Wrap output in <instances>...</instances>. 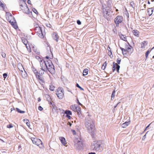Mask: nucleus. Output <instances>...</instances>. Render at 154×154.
I'll list each match as a JSON object with an SVG mask.
<instances>
[{
    "instance_id": "obj_18",
    "label": "nucleus",
    "mask_w": 154,
    "mask_h": 154,
    "mask_svg": "<svg viewBox=\"0 0 154 154\" xmlns=\"http://www.w3.org/2000/svg\"><path fill=\"white\" fill-rule=\"evenodd\" d=\"M59 139L60 140V141L62 143L63 145H64L66 144V141L65 140V139L64 137H59Z\"/></svg>"
},
{
    "instance_id": "obj_53",
    "label": "nucleus",
    "mask_w": 154,
    "mask_h": 154,
    "mask_svg": "<svg viewBox=\"0 0 154 154\" xmlns=\"http://www.w3.org/2000/svg\"><path fill=\"white\" fill-rule=\"evenodd\" d=\"M77 103L79 105H81V106L82 105L79 102L78 99L77 100Z\"/></svg>"
},
{
    "instance_id": "obj_58",
    "label": "nucleus",
    "mask_w": 154,
    "mask_h": 154,
    "mask_svg": "<svg viewBox=\"0 0 154 154\" xmlns=\"http://www.w3.org/2000/svg\"><path fill=\"white\" fill-rule=\"evenodd\" d=\"M112 54V52L111 51H109L108 53V55H109L110 57L111 55Z\"/></svg>"
},
{
    "instance_id": "obj_11",
    "label": "nucleus",
    "mask_w": 154,
    "mask_h": 154,
    "mask_svg": "<svg viewBox=\"0 0 154 154\" xmlns=\"http://www.w3.org/2000/svg\"><path fill=\"white\" fill-rule=\"evenodd\" d=\"M128 45H126L125 49L127 50V52L130 54L132 53L133 51V48L128 43Z\"/></svg>"
},
{
    "instance_id": "obj_8",
    "label": "nucleus",
    "mask_w": 154,
    "mask_h": 154,
    "mask_svg": "<svg viewBox=\"0 0 154 154\" xmlns=\"http://www.w3.org/2000/svg\"><path fill=\"white\" fill-rule=\"evenodd\" d=\"M74 143L75 147L76 149H80L82 146V142L77 139L75 140Z\"/></svg>"
},
{
    "instance_id": "obj_38",
    "label": "nucleus",
    "mask_w": 154,
    "mask_h": 154,
    "mask_svg": "<svg viewBox=\"0 0 154 154\" xmlns=\"http://www.w3.org/2000/svg\"><path fill=\"white\" fill-rule=\"evenodd\" d=\"M116 70L117 72H119V70L120 68V66L119 65H118L117 63L116 64Z\"/></svg>"
},
{
    "instance_id": "obj_36",
    "label": "nucleus",
    "mask_w": 154,
    "mask_h": 154,
    "mask_svg": "<svg viewBox=\"0 0 154 154\" xmlns=\"http://www.w3.org/2000/svg\"><path fill=\"white\" fill-rule=\"evenodd\" d=\"M55 87L52 85H50L49 89L51 91H53L54 90Z\"/></svg>"
},
{
    "instance_id": "obj_47",
    "label": "nucleus",
    "mask_w": 154,
    "mask_h": 154,
    "mask_svg": "<svg viewBox=\"0 0 154 154\" xmlns=\"http://www.w3.org/2000/svg\"><path fill=\"white\" fill-rule=\"evenodd\" d=\"M148 132V131H147L146 133V134H145L143 137V138H142V140H144L145 138H146V134Z\"/></svg>"
},
{
    "instance_id": "obj_14",
    "label": "nucleus",
    "mask_w": 154,
    "mask_h": 154,
    "mask_svg": "<svg viewBox=\"0 0 154 154\" xmlns=\"http://www.w3.org/2000/svg\"><path fill=\"white\" fill-rule=\"evenodd\" d=\"M52 37L54 40L56 41L57 42H58V39L59 38V36L57 33L55 32L53 33L52 35Z\"/></svg>"
},
{
    "instance_id": "obj_52",
    "label": "nucleus",
    "mask_w": 154,
    "mask_h": 154,
    "mask_svg": "<svg viewBox=\"0 0 154 154\" xmlns=\"http://www.w3.org/2000/svg\"><path fill=\"white\" fill-rule=\"evenodd\" d=\"M72 131L73 133V135H75L76 134V132L75 130H72Z\"/></svg>"
},
{
    "instance_id": "obj_33",
    "label": "nucleus",
    "mask_w": 154,
    "mask_h": 154,
    "mask_svg": "<svg viewBox=\"0 0 154 154\" xmlns=\"http://www.w3.org/2000/svg\"><path fill=\"white\" fill-rule=\"evenodd\" d=\"M108 7L105 4L104 5H103L102 7V9L103 10V11H105L106 10Z\"/></svg>"
},
{
    "instance_id": "obj_34",
    "label": "nucleus",
    "mask_w": 154,
    "mask_h": 154,
    "mask_svg": "<svg viewBox=\"0 0 154 154\" xmlns=\"http://www.w3.org/2000/svg\"><path fill=\"white\" fill-rule=\"evenodd\" d=\"M107 7L109 8H110V7L111 6V2L110 0H108L107 2Z\"/></svg>"
},
{
    "instance_id": "obj_64",
    "label": "nucleus",
    "mask_w": 154,
    "mask_h": 154,
    "mask_svg": "<svg viewBox=\"0 0 154 154\" xmlns=\"http://www.w3.org/2000/svg\"><path fill=\"white\" fill-rule=\"evenodd\" d=\"M150 125V124L148 125L146 128V129H147V128H148L149 126Z\"/></svg>"
},
{
    "instance_id": "obj_22",
    "label": "nucleus",
    "mask_w": 154,
    "mask_h": 154,
    "mask_svg": "<svg viewBox=\"0 0 154 154\" xmlns=\"http://www.w3.org/2000/svg\"><path fill=\"white\" fill-rule=\"evenodd\" d=\"M130 123L129 122H125L123 123L122 125L121 126L123 128H125L130 124Z\"/></svg>"
},
{
    "instance_id": "obj_1",
    "label": "nucleus",
    "mask_w": 154,
    "mask_h": 154,
    "mask_svg": "<svg viewBox=\"0 0 154 154\" xmlns=\"http://www.w3.org/2000/svg\"><path fill=\"white\" fill-rule=\"evenodd\" d=\"M85 125L88 132L91 135L93 134L94 132L95 126L92 120L86 117L85 120Z\"/></svg>"
},
{
    "instance_id": "obj_37",
    "label": "nucleus",
    "mask_w": 154,
    "mask_h": 154,
    "mask_svg": "<svg viewBox=\"0 0 154 154\" xmlns=\"http://www.w3.org/2000/svg\"><path fill=\"white\" fill-rule=\"evenodd\" d=\"M106 66V62H105L103 64V66L102 67V69H104Z\"/></svg>"
},
{
    "instance_id": "obj_62",
    "label": "nucleus",
    "mask_w": 154,
    "mask_h": 154,
    "mask_svg": "<svg viewBox=\"0 0 154 154\" xmlns=\"http://www.w3.org/2000/svg\"><path fill=\"white\" fill-rule=\"evenodd\" d=\"M41 100V99L39 97L38 99V102H40Z\"/></svg>"
},
{
    "instance_id": "obj_31",
    "label": "nucleus",
    "mask_w": 154,
    "mask_h": 154,
    "mask_svg": "<svg viewBox=\"0 0 154 154\" xmlns=\"http://www.w3.org/2000/svg\"><path fill=\"white\" fill-rule=\"evenodd\" d=\"M26 123V124L28 126L29 128L30 126V122L29 120L27 119H24L23 120Z\"/></svg>"
},
{
    "instance_id": "obj_40",
    "label": "nucleus",
    "mask_w": 154,
    "mask_h": 154,
    "mask_svg": "<svg viewBox=\"0 0 154 154\" xmlns=\"http://www.w3.org/2000/svg\"><path fill=\"white\" fill-rule=\"evenodd\" d=\"M76 87L79 88L81 90H84V89L82 87L80 86L77 83L76 84Z\"/></svg>"
},
{
    "instance_id": "obj_4",
    "label": "nucleus",
    "mask_w": 154,
    "mask_h": 154,
    "mask_svg": "<svg viewBox=\"0 0 154 154\" xmlns=\"http://www.w3.org/2000/svg\"><path fill=\"white\" fill-rule=\"evenodd\" d=\"M64 91L62 88H59L56 92V94L59 99H62L64 96Z\"/></svg>"
},
{
    "instance_id": "obj_55",
    "label": "nucleus",
    "mask_w": 154,
    "mask_h": 154,
    "mask_svg": "<svg viewBox=\"0 0 154 154\" xmlns=\"http://www.w3.org/2000/svg\"><path fill=\"white\" fill-rule=\"evenodd\" d=\"M10 23H11V25L12 26H14V24L15 23H14L13 22H11V21H10Z\"/></svg>"
},
{
    "instance_id": "obj_43",
    "label": "nucleus",
    "mask_w": 154,
    "mask_h": 154,
    "mask_svg": "<svg viewBox=\"0 0 154 154\" xmlns=\"http://www.w3.org/2000/svg\"><path fill=\"white\" fill-rule=\"evenodd\" d=\"M0 6H1L3 9H4L5 8V5L3 4L2 2H1V4H0Z\"/></svg>"
},
{
    "instance_id": "obj_7",
    "label": "nucleus",
    "mask_w": 154,
    "mask_h": 154,
    "mask_svg": "<svg viewBox=\"0 0 154 154\" xmlns=\"http://www.w3.org/2000/svg\"><path fill=\"white\" fill-rule=\"evenodd\" d=\"M32 143L33 144L39 146L41 145H42V141L39 139L35 137H32L31 138Z\"/></svg>"
},
{
    "instance_id": "obj_56",
    "label": "nucleus",
    "mask_w": 154,
    "mask_h": 154,
    "mask_svg": "<svg viewBox=\"0 0 154 154\" xmlns=\"http://www.w3.org/2000/svg\"><path fill=\"white\" fill-rule=\"evenodd\" d=\"M27 2L28 4H29L30 5L31 4V1L30 0H28L27 1Z\"/></svg>"
},
{
    "instance_id": "obj_32",
    "label": "nucleus",
    "mask_w": 154,
    "mask_h": 154,
    "mask_svg": "<svg viewBox=\"0 0 154 154\" xmlns=\"http://www.w3.org/2000/svg\"><path fill=\"white\" fill-rule=\"evenodd\" d=\"M116 63H115V62H113V66L112 70L113 72H114L116 69Z\"/></svg>"
},
{
    "instance_id": "obj_50",
    "label": "nucleus",
    "mask_w": 154,
    "mask_h": 154,
    "mask_svg": "<svg viewBox=\"0 0 154 154\" xmlns=\"http://www.w3.org/2000/svg\"><path fill=\"white\" fill-rule=\"evenodd\" d=\"M121 61V59H118L117 60V63L118 64H119L120 63Z\"/></svg>"
},
{
    "instance_id": "obj_10",
    "label": "nucleus",
    "mask_w": 154,
    "mask_h": 154,
    "mask_svg": "<svg viewBox=\"0 0 154 154\" xmlns=\"http://www.w3.org/2000/svg\"><path fill=\"white\" fill-rule=\"evenodd\" d=\"M46 63H45V61L41 60L40 61L41 68L44 69V71H48V68H47V67H46Z\"/></svg>"
},
{
    "instance_id": "obj_24",
    "label": "nucleus",
    "mask_w": 154,
    "mask_h": 154,
    "mask_svg": "<svg viewBox=\"0 0 154 154\" xmlns=\"http://www.w3.org/2000/svg\"><path fill=\"white\" fill-rule=\"evenodd\" d=\"M134 35L136 36H138L139 35V32L137 30H134L132 31Z\"/></svg>"
},
{
    "instance_id": "obj_20",
    "label": "nucleus",
    "mask_w": 154,
    "mask_h": 154,
    "mask_svg": "<svg viewBox=\"0 0 154 154\" xmlns=\"http://www.w3.org/2000/svg\"><path fill=\"white\" fill-rule=\"evenodd\" d=\"M21 40L22 42L26 45V47L27 48L28 47L27 46V45L28 43V41L27 40L24 38H21Z\"/></svg>"
},
{
    "instance_id": "obj_49",
    "label": "nucleus",
    "mask_w": 154,
    "mask_h": 154,
    "mask_svg": "<svg viewBox=\"0 0 154 154\" xmlns=\"http://www.w3.org/2000/svg\"><path fill=\"white\" fill-rule=\"evenodd\" d=\"M77 23L79 25H80L81 24V22L79 20H78L77 21Z\"/></svg>"
},
{
    "instance_id": "obj_15",
    "label": "nucleus",
    "mask_w": 154,
    "mask_h": 154,
    "mask_svg": "<svg viewBox=\"0 0 154 154\" xmlns=\"http://www.w3.org/2000/svg\"><path fill=\"white\" fill-rule=\"evenodd\" d=\"M103 16L106 17H107V16H109L110 14V11H108V9H107L105 11H103Z\"/></svg>"
},
{
    "instance_id": "obj_61",
    "label": "nucleus",
    "mask_w": 154,
    "mask_h": 154,
    "mask_svg": "<svg viewBox=\"0 0 154 154\" xmlns=\"http://www.w3.org/2000/svg\"><path fill=\"white\" fill-rule=\"evenodd\" d=\"M50 103L51 104V105H52V106L53 105H54V103H53V102H50Z\"/></svg>"
},
{
    "instance_id": "obj_21",
    "label": "nucleus",
    "mask_w": 154,
    "mask_h": 154,
    "mask_svg": "<svg viewBox=\"0 0 154 154\" xmlns=\"http://www.w3.org/2000/svg\"><path fill=\"white\" fill-rule=\"evenodd\" d=\"M38 73L41 76L45 72H47V71H44V69H43L41 68L38 70Z\"/></svg>"
},
{
    "instance_id": "obj_3",
    "label": "nucleus",
    "mask_w": 154,
    "mask_h": 154,
    "mask_svg": "<svg viewBox=\"0 0 154 154\" xmlns=\"http://www.w3.org/2000/svg\"><path fill=\"white\" fill-rule=\"evenodd\" d=\"M20 6L22 10L25 13L29 14L32 13L29 11L27 4L24 2H23L22 4L20 5Z\"/></svg>"
},
{
    "instance_id": "obj_41",
    "label": "nucleus",
    "mask_w": 154,
    "mask_h": 154,
    "mask_svg": "<svg viewBox=\"0 0 154 154\" xmlns=\"http://www.w3.org/2000/svg\"><path fill=\"white\" fill-rule=\"evenodd\" d=\"M151 51H150V50H149L146 52L145 55L146 59L147 58L148 54L151 52Z\"/></svg>"
},
{
    "instance_id": "obj_39",
    "label": "nucleus",
    "mask_w": 154,
    "mask_h": 154,
    "mask_svg": "<svg viewBox=\"0 0 154 154\" xmlns=\"http://www.w3.org/2000/svg\"><path fill=\"white\" fill-rule=\"evenodd\" d=\"M116 93V91L115 90H114L112 92V93L111 95V99L112 98H114L115 96Z\"/></svg>"
},
{
    "instance_id": "obj_59",
    "label": "nucleus",
    "mask_w": 154,
    "mask_h": 154,
    "mask_svg": "<svg viewBox=\"0 0 154 154\" xmlns=\"http://www.w3.org/2000/svg\"><path fill=\"white\" fill-rule=\"evenodd\" d=\"M66 116L69 119H70L71 117L70 115H66Z\"/></svg>"
},
{
    "instance_id": "obj_48",
    "label": "nucleus",
    "mask_w": 154,
    "mask_h": 154,
    "mask_svg": "<svg viewBox=\"0 0 154 154\" xmlns=\"http://www.w3.org/2000/svg\"><path fill=\"white\" fill-rule=\"evenodd\" d=\"M1 55L2 56V57H6V54H5L4 53H3V52H2V53H1Z\"/></svg>"
},
{
    "instance_id": "obj_30",
    "label": "nucleus",
    "mask_w": 154,
    "mask_h": 154,
    "mask_svg": "<svg viewBox=\"0 0 154 154\" xmlns=\"http://www.w3.org/2000/svg\"><path fill=\"white\" fill-rule=\"evenodd\" d=\"M147 42L146 41H143L142 43L141 48H144L145 46L147 44Z\"/></svg>"
},
{
    "instance_id": "obj_9",
    "label": "nucleus",
    "mask_w": 154,
    "mask_h": 154,
    "mask_svg": "<svg viewBox=\"0 0 154 154\" xmlns=\"http://www.w3.org/2000/svg\"><path fill=\"white\" fill-rule=\"evenodd\" d=\"M123 20V17L121 16H118L115 19V22L116 25V26H119V24L121 23Z\"/></svg>"
},
{
    "instance_id": "obj_19",
    "label": "nucleus",
    "mask_w": 154,
    "mask_h": 154,
    "mask_svg": "<svg viewBox=\"0 0 154 154\" xmlns=\"http://www.w3.org/2000/svg\"><path fill=\"white\" fill-rule=\"evenodd\" d=\"M153 11V8H149L147 11V13L148 15L149 16H151L152 14Z\"/></svg>"
},
{
    "instance_id": "obj_17",
    "label": "nucleus",
    "mask_w": 154,
    "mask_h": 154,
    "mask_svg": "<svg viewBox=\"0 0 154 154\" xmlns=\"http://www.w3.org/2000/svg\"><path fill=\"white\" fill-rule=\"evenodd\" d=\"M36 34L40 38H44V35L42 33V29H40Z\"/></svg>"
},
{
    "instance_id": "obj_45",
    "label": "nucleus",
    "mask_w": 154,
    "mask_h": 154,
    "mask_svg": "<svg viewBox=\"0 0 154 154\" xmlns=\"http://www.w3.org/2000/svg\"><path fill=\"white\" fill-rule=\"evenodd\" d=\"M38 109L40 111H42L43 109V108L41 106H39L38 107Z\"/></svg>"
},
{
    "instance_id": "obj_23",
    "label": "nucleus",
    "mask_w": 154,
    "mask_h": 154,
    "mask_svg": "<svg viewBox=\"0 0 154 154\" xmlns=\"http://www.w3.org/2000/svg\"><path fill=\"white\" fill-rule=\"evenodd\" d=\"M40 29H41L40 27L38 25H36V26L34 29V30H35L36 33L38 32Z\"/></svg>"
},
{
    "instance_id": "obj_12",
    "label": "nucleus",
    "mask_w": 154,
    "mask_h": 154,
    "mask_svg": "<svg viewBox=\"0 0 154 154\" xmlns=\"http://www.w3.org/2000/svg\"><path fill=\"white\" fill-rule=\"evenodd\" d=\"M22 68L21 69V70L20 71H21V74L22 77L24 78H25L27 77V74L24 68L23 67V66L21 65Z\"/></svg>"
},
{
    "instance_id": "obj_57",
    "label": "nucleus",
    "mask_w": 154,
    "mask_h": 154,
    "mask_svg": "<svg viewBox=\"0 0 154 154\" xmlns=\"http://www.w3.org/2000/svg\"><path fill=\"white\" fill-rule=\"evenodd\" d=\"M67 125H69L70 126H71L72 125V124L69 122H68L67 123Z\"/></svg>"
},
{
    "instance_id": "obj_25",
    "label": "nucleus",
    "mask_w": 154,
    "mask_h": 154,
    "mask_svg": "<svg viewBox=\"0 0 154 154\" xmlns=\"http://www.w3.org/2000/svg\"><path fill=\"white\" fill-rule=\"evenodd\" d=\"M32 70L34 72L35 76L38 75V71L34 67H32Z\"/></svg>"
},
{
    "instance_id": "obj_44",
    "label": "nucleus",
    "mask_w": 154,
    "mask_h": 154,
    "mask_svg": "<svg viewBox=\"0 0 154 154\" xmlns=\"http://www.w3.org/2000/svg\"><path fill=\"white\" fill-rule=\"evenodd\" d=\"M7 127L8 128H12L13 126L11 124H9L7 125Z\"/></svg>"
},
{
    "instance_id": "obj_42",
    "label": "nucleus",
    "mask_w": 154,
    "mask_h": 154,
    "mask_svg": "<svg viewBox=\"0 0 154 154\" xmlns=\"http://www.w3.org/2000/svg\"><path fill=\"white\" fill-rule=\"evenodd\" d=\"M3 77L4 79H5L8 76V74L6 73H4L3 75Z\"/></svg>"
},
{
    "instance_id": "obj_35",
    "label": "nucleus",
    "mask_w": 154,
    "mask_h": 154,
    "mask_svg": "<svg viewBox=\"0 0 154 154\" xmlns=\"http://www.w3.org/2000/svg\"><path fill=\"white\" fill-rule=\"evenodd\" d=\"M16 110L17 112L20 113H24L25 112V111H21L20 109L17 108H16Z\"/></svg>"
},
{
    "instance_id": "obj_2",
    "label": "nucleus",
    "mask_w": 154,
    "mask_h": 154,
    "mask_svg": "<svg viewBox=\"0 0 154 154\" xmlns=\"http://www.w3.org/2000/svg\"><path fill=\"white\" fill-rule=\"evenodd\" d=\"M46 63V67L48 68V71L51 73L55 71L54 66L53 65L51 61L50 60L45 61Z\"/></svg>"
},
{
    "instance_id": "obj_27",
    "label": "nucleus",
    "mask_w": 154,
    "mask_h": 154,
    "mask_svg": "<svg viewBox=\"0 0 154 154\" xmlns=\"http://www.w3.org/2000/svg\"><path fill=\"white\" fill-rule=\"evenodd\" d=\"M88 69H84L83 72V76L87 75L88 74Z\"/></svg>"
},
{
    "instance_id": "obj_13",
    "label": "nucleus",
    "mask_w": 154,
    "mask_h": 154,
    "mask_svg": "<svg viewBox=\"0 0 154 154\" xmlns=\"http://www.w3.org/2000/svg\"><path fill=\"white\" fill-rule=\"evenodd\" d=\"M36 78L38 79V80L40 81V84H42L43 83H45L44 79L42 76L38 75L36 76Z\"/></svg>"
},
{
    "instance_id": "obj_6",
    "label": "nucleus",
    "mask_w": 154,
    "mask_h": 154,
    "mask_svg": "<svg viewBox=\"0 0 154 154\" xmlns=\"http://www.w3.org/2000/svg\"><path fill=\"white\" fill-rule=\"evenodd\" d=\"M70 108L74 112H77L79 116L81 114V109L79 106L75 105H74L71 106H70Z\"/></svg>"
},
{
    "instance_id": "obj_60",
    "label": "nucleus",
    "mask_w": 154,
    "mask_h": 154,
    "mask_svg": "<svg viewBox=\"0 0 154 154\" xmlns=\"http://www.w3.org/2000/svg\"><path fill=\"white\" fill-rule=\"evenodd\" d=\"M88 154H96V153L94 152H90Z\"/></svg>"
},
{
    "instance_id": "obj_5",
    "label": "nucleus",
    "mask_w": 154,
    "mask_h": 154,
    "mask_svg": "<svg viewBox=\"0 0 154 154\" xmlns=\"http://www.w3.org/2000/svg\"><path fill=\"white\" fill-rule=\"evenodd\" d=\"M100 144L98 142H94L91 145V148L96 151H100Z\"/></svg>"
},
{
    "instance_id": "obj_16",
    "label": "nucleus",
    "mask_w": 154,
    "mask_h": 154,
    "mask_svg": "<svg viewBox=\"0 0 154 154\" xmlns=\"http://www.w3.org/2000/svg\"><path fill=\"white\" fill-rule=\"evenodd\" d=\"M36 34L40 38H44V35L42 33V29H40Z\"/></svg>"
},
{
    "instance_id": "obj_28",
    "label": "nucleus",
    "mask_w": 154,
    "mask_h": 154,
    "mask_svg": "<svg viewBox=\"0 0 154 154\" xmlns=\"http://www.w3.org/2000/svg\"><path fill=\"white\" fill-rule=\"evenodd\" d=\"M64 114H66V115H72V112L69 110H66L64 112Z\"/></svg>"
},
{
    "instance_id": "obj_51",
    "label": "nucleus",
    "mask_w": 154,
    "mask_h": 154,
    "mask_svg": "<svg viewBox=\"0 0 154 154\" xmlns=\"http://www.w3.org/2000/svg\"><path fill=\"white\" fill-rule=\"evenodd\" d=\"M12 26L15 29H16L17 28V24L15 23L14 24V26Z\"/></svg>"
},
{
    "instance_id": "obj_26",
    "label": "nucleus",
    "mask_w": 154,
    "mask_h": 154,
    "mask_svg": "<svg viewBox=\"0 0 154 154\" xmlns=\"http://www.w3.org/2000/svg\"><path fill=\"white\" fill-rule=\"evenodd\" d=\"M120 48L121 50L122 51V53L123 54V55H126L127 54V50H126V49H125L124 48H122L121 47H120Z\"/></svg>"
},
{
    "instance_id": "obj_63",
    "label": "nucleus",
    "mask_w": 154,
    "mask_h": 154,
    "mask_svg": "<svg viewBox=\"0 0 154 154\" xmlns=\"http://www.w3.org/2000/svg\"><path fill=\"white\" fill-rule=\"evenodd\" d=\"M45 58L47 59H49V57L48 56H46L45 57Z\"/></svg>"
},
{
    "instance_id": "obj_54",
    "label": "nucleus",
    "mask_w": 154,
    "mask_h": 154,
    "mask_svg": "<svg viewBox=\"0 0 154 154\" xmlns=\"http://www.w3.org/2000/svg\"><path fill=\"white\" fill-rule=\"evenodd\" d=\"M131 5L133 8V6L134 5V3L133 2H131L130 3Z\"/></svg>"
},
{
    "instance_id": "obj_29",
    "label": "nucleus",
    "mask_w": 154,
    "mask_h": 154,
    "mask_svg": "<svg viewBox=\"0 0 154 154\" xmlns=\"http://www.w3.org/2000/svg\"><path fill=\"white\" fill-rule=\"evenodd\" d=\"M120 37L121 39H122L125 41H127L126 36H125V35H120Z\"/></svg>"
},
{
    "instance_id": "obj_46",
    "label": "nucleus",
    "mask_w": 154,
    "mask_h": 154,
    "mask_svg": "<svg viewBox=\"0 0 154 154\" xmlns=\"http://www.w3.org/2000/svg\"><path fill=\"white\" fill-rule=\"evenodd\" d=\"M33 11L36 14H37L38 13V12L36 9H35V8H33L32 9Z\"/></svg>"
}]
</instances>
